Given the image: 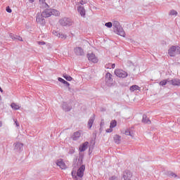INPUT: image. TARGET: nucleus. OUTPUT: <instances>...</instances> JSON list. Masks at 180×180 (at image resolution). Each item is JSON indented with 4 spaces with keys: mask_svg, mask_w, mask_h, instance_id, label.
I'll return each instance as SVG.
<instances>
[{
    "mask_svg": "<svg viewBox=\"0 0 180 180\" xmlns=\"http://www.w3.org/2000/svg\"><path fill=\"white\" fill-rule=\"evenodd\" d=\"M170 175L171 176H176V174H175L174 173H171Z\"/></svg>",
    "mask_w": 180,
    "mask_h": 180,
    "instance_id": "nucleus-47",
    "label": "nucleus"
},
{
    "mask_svg": "<svg viewBox=\"0 0 180 180\" xmlns=\"http://www.w3.org/2000/svg\"><path fill=\"white\" fill-rule=\"evenodd\" d=\"M125 134L126 136H131V133L129 130L125 131Z\"/></svg>",
    "mask_w": 180,
    "mask_h": 180,
    "instance_id": "nucleus-40",
    "label": "nucleus"
},
{
    "mask_svg": "<svg viewBox=\"0 0 180 180\" xmlns=\"http://www.w3.org/2000/svg\"><path fill=\"white\" fill-rule=\"evenodd\" d=\"M89 144V142L86 141L82 145H81L79 148V150L81 153L85 151L88 148V146Z\"/></svg>",
    "mask_w": 180,
    "mask_h": 180,
    "instance_id": "nucleus-14",
    "label": "nucleus"
},
{
    "mask_svg": "<svg viewBox=\"0 0 180 180\" xmlns=\"http://www.w3.org/2000/svg\"><path fill=\"white\" fill-rule=\"evenodd\" d=\"M87 58L89 61H91V63H98V58L94 53H88Z\"/></svg>",
    "mask_w": 180,
    "mask_h": 180,
    "instance_id": "nucleus-10",
    "label": "nucleus"
},
{
    "mask_svg": "<svg viewBox=\"0 0 180 180\" xmlns=\"http://www.w3.org/2000/svg\"><path fill=\"white\" fill-rule=\"evenodd\" d=\"M0 127H2V122H0Z\"/></svg>",
    "mask_w": 180,
    "mask_h": 180,
    "instance_id": "nucleus-51",
    "label": "nucleus"
},
{
    "mask_svg": "<svg viewBox=\"0 0 180 180\" xmlns=\"http://www.w3.org/2000/svg\"><path fill=\"white\" fill-rule=\"evenodd\" d=\"M56 165H58V167H60L61 169H65V168H67V165H65L64 161H63V160H58L56 162Z\"/></svg>",
    "mask_w": 180,
    "mask_h": 180,
    "instance_id": "nucleus-15",
    "label": "nucleus"
},
{
    "mask_svg": "<svg viewBox=\"0 0 180 180\" xmlns=\"http://www.w3.org/2000/svg\"><path fill=\"white\" fill-rule=\"evenodd\" d=\"M117 125V122H116V120H113L110 122V129H113L114 127H116Z\"/></svg>",
    "mask_w": 180,
    "mask_h": 180,
    "instance_id": "nucleus-27",
    "label": "nucleus"
},
{
    "mask_svg": "<svg viewBox=\"0 0 180 180\" xmlns=\"http://www.w3.org/2000/svg\"><path fill=\"white\" fill-rule=\"evenodd\" d=\"M112 128H110V129H106V132H107V133H112Z\"/></svg>",
    "mask_w": 180,
    "mask_h": 180,
    "instance_id": "nucleus-44",
    "label": "nucleus"
},
{
    "mask_svg": "<svg viewBox=\"0 0 180 180\" xmlns=\"http://www.w3.org/2000/svg\"><path fill=\"white\" fill-rule=\"evenodd\" d=\"M38 44H39L40 46H44V44H46V42H44V41H38Z\"/></svg>",
    "mask_w": 180,
    "mask_h": 180,
    "instance_id": "nucleus-42",
    "label": "nucleus"
},
{
    "mask_svg": "<svg viewBox=\"0 0 180 180\" xmlns=\"http://www.w3.org/2000/svg\"><path fill=\"white\" fill-rule=\"evenodd\" d=\"M94 122H95V114H94L93 116L91 117L88 121L87 126L89 129H91L92 127V125L94 124Z\"/></svg>",
    "mask_w": 180,
    "mask_h": 180,
    "instance_id": "nucleus-16",
    "label": "nucleus"
},
{
    "mask_svg": "<svg viewBox=\"0 0 180 180\" xmlns=\"http://www.w3.org/2000/svg\"><path fill=\"white\" fill-rule=\"evenodd\" d=\"M17 40H18L19 41H23V39H22V37L19 36H18Z\"/></svg>",
    "mask_w": 180,
    "mask_h": 180,
    "instance_id": "nucleus-45",
    "label": "nucleus"
},
{
    "mask_svg": "<svg viewBox=\"0 0 180 180\" xmlns=\"http://www.w3.org/2000/svg\"><path fill=\"white\" fill-rule=\"evenodd\" d=\"M122 140V136L119 135H115L114 136V141L116 144H120V141Z\"/></svg>",
    "mask_w": 180,
    "mask_h": 180,
    "instance_id": "nucleus-19",
    "label": "nucleus"
},
{
    "mask_svg": "<svg viewBox=\"0 0 180 180\" xmlns=\"http://www.w3.org/2000/svg\"><path fill=\"white\" fill-rule=\"evenodd\" d=\"M58 37H59V39H62L63 40H65L67 39V35L60 32Z\"/></svg>",
    "mask_w": 180,
    "mask_h": 180,
    "instance_id": "nucleus-30",
    "label": "nucleus"
},
{
    "mask_svg": "<svg viewBox=\"0 0 180 180\" xmlns=\"http://www.w3.org/2000/svg\"><path fill=\"white\" fill-rule=\"evenodd\" d=\"M91 144H92V143H93V145H92V146H90L89 147V153L92 152V150H94V146H95V141H94V139H92L91 141Z\"/></svg>",
    "mask_w": 180,
    "mask_h": 180,
    "instance_id": "nucleus-29",
    "label": "nucleus"
},
{
    "mask_svg": "<svg viewBox=\"0 0 180 180\" xmlns=\"http://www.w3.org/2000/svg\"><path fill=\"white\" fill-rule=\"evenodd\" d=\"M74 52L75 53L76 56H84L85 54L84 49H82L81 47L75 48Z\"/></svg>",
    "mask_w": 180,
    "mask_h": 180,
    "instance_id": "nucleus-11",
    "label": "nucleus"
},
{
    "mask_svg": "<svg viewBox=\"0 0 180 180\" xmlns=\"http://www.w3.org/2000/svg\"><path fill=\"white\" fill-rule=\"evenodd\" d=\"M14 148L13 150L15 153H18V154H20L22 151H23V143L20 142H16L13 144Z\"/></svg>",
    "mask_w": 180,
    "mask_h": 180,
    "instance_id": "nucleus-5",
    "label": "nucleus"
},
{
    "mask_svg": "<svg viewBox=\"0 0 180 180\" xmlns=\"http://www.w3.org/2000/svg\"><path fill=\"white\" fill-rule=\"evenodd\" d=\"M79 4H80V5H84V4H88V1H84V0H81L79 1Z\"/></svg>",
    "mask_w": 180,
    "mask_h": 180,
    "instance_id": "nucleus-38",
    "label": "nucleus"
},
{
    "mask_svg": "<svg viewBox=\"0 0 180 180\" xmlns=\"http://www.w3.org/2000/svg\"><path fill=\"white\" fill-rule=\"evenodd\" d=\"M14 122H15V123L16 127H19L20 124H19V122H18V120H14Z\"/></svg>",
    "mask_w": 180,
    "mask_h": 180,
    "instance_id": "nucleus-43",
    "label": "nucleus"
},
{
    "mask_svg": "<svg viewBox=\"0 0 180 180\" xmlns=\"http://www.w3.org/2000/svg\"><path fill=\"white\" fill-rule=\"evenodd\" d=\"M142 123H144L145 124H151V121L150 120V118L147 117L146 115H143Z\"/></svg>",
    "mask_w": 180,
    "mask_h": 180,
    "instance_id": "nucleus-17",
    "label": "nucleus"
},
{
    "mask_svg": "<svg viewBox=\"0 0 180 180\" xmlns=\"http://www.w3.org/2000/svg\"><path fill=\"white\" fill-rule=\"evenodd\" d=\"M112 26L114 27V32L117 34H119V36H122V37H124L126 36L124 30H123V27H122V25H120V22H119V21H114L112 23Z\"/></svg>",
    "mask_w": 180,
    "mask_h": 180,
    "instance_id": "nucleus-1",
    "label": "nucleus"
},
{
    "mask_svg": "<svg viewBox=\"0 0 180 180\" xmlns=\"http://www.w3.org/2000/svg\"><path fill=\"white\" fill-rule=\"evenodd\" d=\"M11 107L12 108V109H14V110H19V109L20 108V107H19L15 103H12L11 105Z\"/></svg>",
    "mask_w": 180,
    "mask_h": 180,
    "instance_id": "nucleus-26",
    "label": "nucleus"
},
{
    "mask_svg": "<svg viewBox=\"0 0 180 180\" xmlns=\"http://www.w3.org/2000/svg\"><path fill=\"white\" fill-rule=\"evenodd\" d=\"M9 36L11 39H12L13 40H18V35H15V34L10 33Z\"/></svg>",
    "mask_w": 180,
    "mask_h": 180,
    "instance_id": "nucleus-31",
    "label": "nucleus"
},
{
    "mask_svg": "<svg viewBox=\"0 0 180 180\" xmlns=\"http://www.w3.org/2000/svg\"><path fill=\"white\" fill-rule=\"evenodd\" d=\"M167 82H169V79H165L163 81H161L160 82V85H161L162 86H164L165 85H167Z\"/></svg>",
    "mask_w": 180,
    "mask_h": 180,
    "instance_id": "nucleus-28",
    "label": "nucleus"
},
{
    "mask_svg": "<svg viewBox=\"0 0 180 180\" xmlns=\"http://www.w3.org/2000/svg\"><path fill=\"white\" fill-rule=\"evenodd\" d=\"M169 84L179 86L180 79H174L169 80Z\"/></svg>",
    "mask_w": 180,
    "mask_h": 180,
    "instance_id": "nucleus-18",
    "label": "nucleus"
},
{
    "mask_svg": "<svg viewBox=\"0 0 180 180\" xmlns=\"http://www.w3.org/2000/svg\"><path fill=\"white\" fill-rule=\"evenodd\" d=\"M79 137H81V133H79V131H76L73 134L72 136V139L73 140H78V139H79Z\"/></svg>",
    "mask_w": 180,
    "mask_h": 180,
    "instance_id": "nucleus-22",
    "label": "nucleus"
},
{
    "mask_svg": "<svg viewBox=\"0 0 180 180\" xmlns=\"http://www.w3.org/2000/svg\"><path fill=\"white\" fill-rule=\"evenodd\" d=\"M42 16L44 18H50L51 16V9L46 8L42 13Z\"/></svg>",
    "mask_w": 180,
    "mask_h": 180,
    "instance_id": "nucleus-13",
    "label": "nucleus"
},
{
    "mask_svg": "<svg viewBox=\"0 0 180 180\" xmlns=\"http://www.w3.org/2000/svg\"><path fill=\"white\" fill-rule=\"evenodd\" d=\"M62 108L65 112H70L72 109V105L67 102H63L62 104Z\"/></svg>",
    "mask_w": 180,
    "mask_h": 180,
    "instance_id": "nucleus-8",
    "label": "nucleus"
},
{
    "mask_svg": "<svg viewBox=\"0 0 180 180\" xmlns=\"http://www.w3.org/2000/svg\"><path fill=\"white\" fill-rule=\"evenodd\" d=\"M44 18L46 17H44L42 13H38L37 15L36 22L39 23V25L44 26V25H46V20H44Z\"/></svg>",
    "mask_w": 180,
    "mask_h": 180,
    "instance_id": "nucleus-7",
    "label": "nucleus"
},
{
    "mask_svg": "<svg viewBox=\"0 0 180 180\" xmlns=\"http://www.w3.org/2000/svg\"><path fill=\"white\" fill-rule=\"evenodd\" d=\"M63 84H64L65 86H67L68 88V90L70 91L71 89V88H70V83L67 81H64L63 82Z\"/></svg>",
    "mask_w": 180,
    "mask_h": 180,
    "instance_id": "nucleus-33",
    "label": "nucleus"
},
{
    "mask_svg": "<svg viewBox=\"0 0 180 180\" xmlns=\"http://www.w3.org/2000/svg\"><path fill=\"white\" fill-rule=\"evenodd\" d=\"M63 78H65V79H66V81H72V77H71V76L67 75L66 73H64L63 75Z\"/></svg>",
    "mask_w": 180,
    "mask_h": 180,
    "instance_id": "nucleus-25",
    "label": "nucleus"
},
{
    "mask_svg": "<svg viewBox=\"0 0 180 180\" xmlns=\"http://www.w3.org/2000/svg\"><path fill=\"white\" fill-rule=\"evenodd\" d=\"M115 75L119 78H126L127 77V72H124L123 70L116 69L115 70Z\"/></svg>",
    "mask_w": 180,
    "mask_h": 180,
    "instance_id": "nucleus-6",
    "label": "nucleus"
},
{
    "mask_svg": "<svg viewBox=\"0 0 180 180\" xmlns=\"http://www.w3.org/2000/svg\"><path fill=\"white\" fill-rule=\"evenodd\" d=\"M59 23L61 26H72V20L69 18H63L59 20Z\"/></svg>",
    "mask_w": 180,
    "mask_h": 180,
    "instance_id": "nucleus-4",
    "label": "nucleus"
},
{
    "mask_svg": "<svg viewBox=\"0 0 180 180\" xmlns=\"http://www.w3.org/2000/svg\"><path fill=\"white\" fill-rule=\"evenodd\" d=\"M77 11H78L79 15H81V16H82V18H85L86 11H85V8H84V6H79L77 7Z\"/></svg>",
    "mask_w": 180,
    "mask_h": 180,
    "instance_id": "nucleus-12",
    "label": "nucleus"
},
{
    "mask_svg": "<svg viewBox=\"0 0 180 180\" xmlns=\"http://www.w3.org/2000/svg\"><path fill=\"white\" fill-rule=\"evenodd\" d=\"M75 174H77V172L76 171H72V178H75V176H77V175H75Z\"/></svg>",
    "mask_w": 180,
    "mask_h": 180,
    "instance_id": "nucleus-37",
    "label": "nucleus"
},
{
    "mask_svg": "<svg viewBox=\"0 0 180 180\" xmlns=\"http://www.w3.org/2000/svg\"><path fill=\"white\" fill-rule=\"evenodd\" d=\"M109 67H111V68H115L116 67V65L115 63L112 64H108Z\"/></svg>",
    "mask_w": 180,
    "mask_h": 180,
    "instance_id": "nucleus-41",
    "label": "nucleus"
},
{
    "mask_svg": "<svg viewBox=\"0 0 180 180\" xmlns=\"http://www.w3.org/2000/svg\"><path fill=\"white\" fill-rule=\"evenodd\" d=\"M77 165H79L80 167L77 169V177L78 178H82L84 176V172H85V166L82 165V158L79 157L77 161Z\"/></svg>",
    "mask_w": 180,
    "mask_h": 180,
    "instance_id": "nucleus-2",
    "label": "nucleus"
},
{
    "mask_svg": "<svg viewBox=\"0 0 180 180\" xmlns=\"http://www.w3.org/2000/svg\"><path fill=\"white\" fill-rule=\"evenodd\" d=\"M58 81H59V82H62L63 84L65 80L61 77H58Z\"/></svg>",
    "mask_w": 180,
    "mask_h": 180,
    "instance_id": "nucleus-39",
    "label": "nucleus"
},
{
    "mask_svg": "<svg viewBox=\"0 0 180 180\" xmlns=\"http://www.w3.org/2000/svg\"><path fill=\"white\" fill-rule=\"evenodd\" d=\"M169 15H171L172 16H174V15L176 16V15H178V12H176V11L175 10H172L169 12Z\"/></svg>",
    "mask_w": 180,
    "mask_h": 180,
    "instance_id": "nucleus-32",
    "label": "nucleus"
},
{
    "mask_svg": "<svg viewBox=\"0 0 180 180\" xmlns=\"http://www.w3.org/2000/svg\"><path fill=\"white\" fill-rule=\"evenodd\" d=\"M112 75L110 74V72H107L105 75V79L109 81L110 82H113V79L112 78Z\"/></svg>",
    "mask_w": 180,
    "mask_h": 180,
    "instance_id": "nucleus-21",
    "label": "nucleus"
},
{
    "mask_svg": "<svg viewBox=\"0 0 180 180\" xmlns=\"http://www.w3.org/2000/svg\"><path fill=\"white\" fill-rule=\"evenodd\" d=\"M109 180H116V176H111Z\"/></svg>",
    "mask_w": 180,
    "mask_h": 180,
    "instance_id": "nucleus-46",
    "label": "nucleus"
},
{
    "mask_svg": "<svg viewBox=\"0 0 180 180\" xmlns=\"http://www.w3.org/2000/svg\"><path fill=\"white\" fill-rule=\"evenodd\" d=\"M0 92H4V90L2 89V88L0 87Z\"/></svg>",
    "mask_w": 180,
    "mask_h": 180,
    "instance_id": "nucleus-50",
    "label": "nucleus"
},
{
    "mask_svg": "<svg viewBox=\"0 0 180 180\" xmlns=\"http://www.w3.org/2000/svg\"><path fill=\"white\" fill-rule=\"evenodd\" d=\"M129 91H131V92H134V91H140V86L138 85H132L129 88Z\"/></svg>",
    "mask_w": 180,
    "mask_h": 180,
    "instance_id": "nucleus-20",
    "label": "nucleus"
},
{
    "mask_svg": "<svg viewBox=\"0 0 180 180\" xmlns=\"http://www.w3.org/2000/svg\"><path fill=\"white\" fill-rule=\"evenodd\" d=\"M53 34L58 37V36L60 35V32H57L56 31H53Z\"/></svg>",
    "mask_w": 180,
    "mask_h": 180,
    "instance_id": "nucleus-36",
    "label": "nucleus"
},
{
    "mask_svg": "<svg viewBox=\"0 0 180 180\" xmlns=\"http://www.w3.org/2000/svg\"><path fill=\"white\" fill-rule=\"evenodd\" d=\"M131 176H133V174H131V172L129 170H125L123 173V179L124 180H131Z\"/></svg>",
    "mask_w": 180,
    "mask_h": 180,
    "instance_id": "nucleus-9",
    "label": "nucleus"
},
{
    "mask_svg": "<svg viewBox=\"0 0 180 180\" xmlns=\"http://www.w3.org/2000/svg\"><path fill=\"white\" fill-rule=\"evenodd\" d=\"M40 4V8H49V4H47L44 1H41V0H39Z\"/></svg>",
    "mask_w": 180,
    "mask_h": 180,
    "instance_id": "nucleus-24",
    "label": "nucleus"
},
{
    "mask_svg": "<svg viewBox=\"0 0 180 180\" xmlns=\"http://www.w3.org/2000/svg\"><path fill=\"white\" fill-rule=\"evenodd\" d=\"M168 54L170 57H175V56H179L180 47L179 46H172L168 50Z\"/></svg>",
    "mask_w": 180,
    "mask_h": 180,
    "instance_id": "nucleus-3",
    "label": "nucleus"
},
{
    "mask_svg": "<svg viewBox=\"0 0 180 180\" xmlns=\"http://www.w3.org/2000/svg\"><path fill=\"white\" fill-rule=\"evenodd\" d=\"M105 26H106V27L110 28L112 27V26H113V23H112L111 22H108L105 24Z\"/></svg>",
    "mask_w": 180,
    "mask_h": 180,
    "instance_id": "nucleus-34",
    "label": "nucleus"
},
{
    "mask_svg": "<svg viewBox=\"0 0 180 180\" xmlns=\"http://www.w3.org/2000/svg\"><path fill=\"white\" fill-rule=\"evenodd\" d=\"M75 180H81V178H78V177H77V176H75Z\"/></svg>",
    "mask_w": 180,
    "mask_h": 180,
    "instance_id": "nucleus-48",
    "label": "nucleus"
},
{
    "mask_svg": "<svg viewBox=\"0 0 180 180\" xmlns=\"http://www.w3.org/2000/svg\"><path fill=\"white\" fill-rule=\"evenodd\" d=\"M29 2H30V4H33V2H34V0H29Z\"/></svg>",
    "mask_w": 180,
    "mask_h": 180,
    "instance_id": "nucleus-49",
    "label": "nucleus"
},
{
    "mask_svg": "<svg viewBox=\"0 0 180 180\" xmlns=\"http://www.w3.org/2000/svg\"><path fill=\"white\" fill-rule=\"evenodd\" d=\"M101 126H103V122H101Z\"/></svg>",
    "mask_w": 180,
    "mask_h": 180,
    "instance_id": "nucleus-52",
    "label": "nucleus"
},
{
    "mask_svg": "<svg viewBox=\"0 0 180 180\" xmlns=\"http://www.w3.org/2000/svg\"><path fill=\"white\" fill-rule=\"evenodd\" d=\"M6 12H8V13H12V9H11V8L9 6H7L6 8Z\"/></svg>",
    "mask_w": 180,
    "mask_h": 180,
    "instance_id": "nucleus-35",
    "label": "nucleus"
},
{
    "mask_svg": "<svg viewBox=\"0 0 180 180\" xmlns=\"http://www.w3.org/2000/svg\"><path fill=\"white\" fill-rule=\"evenodd\" d=\"M51 15L53 16H60V11L56 9H51Z\"/></svg>",
    "mask_w": 180,
    "mask_h": 180,
    "instance_id": "nucleus-23",
    "label": "nucleus"
}]
</instances>
